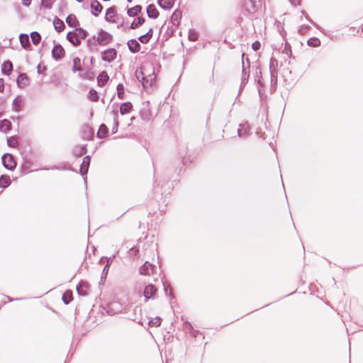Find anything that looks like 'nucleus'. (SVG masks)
<instances>
[{
  "label": "nucleus",
  "mask_w": 363,
  "mask_h": 363,
  "mask_svg": "<svg viewBox=\"0 0 363 363\" xmlns=\"http://www.w3.org/2000/svg\"><path fill=\"white\" fill-rule=\"evenodd\" d=\"M261 6V0H246L244 3V7L249 13H255Z\"/></svg>",
  "instance_id": "obj_1"
},
{
  "label": "nucleus",
  "mask_w": 363,
  "mask_h": 363,
  "mask_svg": "<svg viewBox=\"0 0 363 363\" xmlns=\"http://www.w3.org/2000/svg\"><path fill=\"white\" fill-rule=\"evenodd\" d=\"M113 36L110 33L101 29L98 33L96 41L99 45H106L111 42Z\"/></svg>",
  "instance_id": "obj_2"
},
{
  "label": "nucleus",
  "mask_w": 363,
  "mask_h": 363,
  "mask_svg": "<svg viewBox=\"0 0 363 363\" xmlns=\"http://www.w3.org/2000/svg\"><path fill=\"white\" fill-rule=\"evenodd\" d=\"M2 163L7 169L13 170L16 165L13 156L10 154H4L2 157Z\"/></svg>",
  "instance_id": "obj_3"
},
{
  "label": "nucleus",
  "mask_w": 363,
  "mask_h": 363,
  "mask_svg": "<svg viewBox=\"0 0 363 363\" xmlns=\"http://www.w3.org/2000/svg\"><path fill=\"white\" fill-rule=\"evenodd\" d=\"M101 54L103 61L111 62L116 58L117 51L114 48H108L104 50Z\"/></svg>",
  "instance_id": "obj_4"
},
{
  "label": "nucleus",
  "mask_w": 363,
  "mask_h": 363,
  "mask_svg": "<svg viewBox=\"0 0 363 363\" xmlns=\"http://www.w3.org/2000/svg\"><path fill=\"white\" fill-rule=\"evenodd\" d=\"M245 54H242V58ZM250 61L249 59H246V64L242 60V84H245L250 77Z\"/></svg>",
  "instance_id": "obj_5"
},
{
  "label": "nucleus",
  "mask_w": 363,
  "mask_h": 363,
  "mask_svg": "<svg viewBox=\"0 0 363 363\" xmlns=\"http://www.w3.org/2000/svg\"><path fill=\"white\" fill-rule=\"evenodd\" d=\"M156 75L154 72H147L145 75V79L143 82V86L145 89L151 88L155 83Z\"/></svg>",
  "instance_id": "obj_6"
},
{
  "label": "nucleus",
  "mask_w": 363,
  "mask_h": 363,
  "mask_svg": "<svg viewBox=\"0 0 363 363\" xmlns=\"http://www.w3.org/2000/svg\"><path fill=\"white\" fill-rule=\"evenodd\" d=\"M65 55V51L62 46L60 44L55 45L52 50V57L56 60H59L64 57Z\"/></svg>",
  "instance_id": "obj_7"
},
{
  "label": "nucleus",
  "mask_w": 363,
  "mask_h": 363,
  "mask_svg": "<svg viewBox=\"0 0 363 363\" xmlns=\"http://www.w3.org/2000/svg\"><path fill=\"white\" fill-rule=\"evenodd\" d=\"M25 104V100L21 96H18L16 97L12 103V107L13 109L16 111L19 112L21 111L23 109Z\"/></svg>",
  "instance_id": "obj_8"
},
{
  "label": "nucleus",
  "mask_w": 363,
  "mask_h": 363,
  "mask_svg": "<svg viewBox=\"0 0 363 363\" xmlns=\"http://www.w3.org/2000/svg\"><path fill=\"white\" fill-rule=\"evenodd\" d=\"M155 266L148 262H145L140 268V273L143 275H150L154 272Z\"/></svg>",
  "instance_id": "obj_9"
},
{
  "label": "nucleus",
  "mask_w": 363,
  "mask_h": 363,
  "mask_svg": "<svg viewBox=\"0 0 363 363\" xmlns=\"http://www.w3.org/2000/svg\"><path fill=\"white\" fill-rule=\"evenodd\" d=\"M89 284L87 282L81 281L77 286V291L79 295L85 296L88 294Z\"/></svg>",
  "instance_id": "obj_10"
},
{
  "label": "nucleus",
  "mask_w": 363,
  "mask_h": 363,
  "mask_svg": "<svg viewBox=\"0 0 363 363\" xmlns=\"http://www.w3.org/2000/svg\"><path fill=\"white\" fill-rule=\"evenodd\" d=\"M127 45L129 50L133 53L138 52L140 50V44L135 39L129 40Z\"/></svg>",
  "instance_id": "obj_11"
},
{
  "label": "nucleus",
  "mask_w": 363,
  "mask_h": 363,
  "mask_svg": "<svg viewBox=\"0 0 363 363\" xmlns=\"http://www.w3.org/2000/svg\"><path fill=\"white\" fill-rule=\"evenodd\" d=\"M157 291V288L153 284H148L144 290V296L146 300L154 297Z\"/></svg>",
  "instance_id": "obj_12"
},
{
  "label": "nucleus",
  "mask_w": 363,
  "mask_h": 363,
  "mask_svg": "<svg viewBox=\"0 0 363 363\" xmlns=\"http://www.w3.org/2000/svg\"><path fill=\"white\" fill-rule=\"evenodd\" d=\"M91 157L87 155L85 156L83 159L82 163L80 166V172L82 175H85L88 172L89 167L90 164Z\"/></svg>",
  "instance_id": "obj_13"
},
{
  "label": "nucleus",
  "mask_w": 363,
  "mask_h": 363,
  "mask_svg": "<svg viewBox=\"0 0 363 363\" xmlns=\"http://www.w3.org/2000/svg\"><path fill=\"white\" fill-rule=\"evenodd\" d=\"M91 13L94 16H98L103 9L102 5L98 1H94L91 4Z\"/></svg>",
  "instance_id": "obj_14"
},
{
  "label": "nucleus",
  "mask_w": 363,
  "mask_h": 363,
  "mask_svg": "<svg viewBox=\"0 0 363 363\" xmlns=\"http://www.w3.org/2000/svg\"><path fill=\"white\" fill-rule=\"evenodd\" d=\"M147 13L149 18H157L159 16V11L156 9L154 4H150L147 7Z\"/></svg>",
  "instance_id": "obj_15"
},
{
  "label": "nucleus",
  "mask_w": 363,
  "mask_h": 363,
  "mask_svg": "<svg viewBox=\"0 0 363 363\" xmlns=\"http://www.w3.org/2000/svg\"><path fill=\"white\" fill-rule=\"evenodd\" d=\"M116 11L115 7H110L106 10L105 19L106 21L114 23V17L116 16Z\"/></svg>",
  "instance_id": "obj_16"
},
{
  "label": "nucleus",
  "mask_w": 363,
  "mask_h": 363,
  "mask_svg": "<svg viewBox=\"0 0 363 363\" xmlns=\"http://www.w3.org/2000/svg\"><path fill=\"white\" fill-rule=\"evenodd\" d=\"M176 0H158V5L163 9H170L173 7Z\"/></svg>",
  "instance_id": "obj_17"
},
{
  "label": "nucleus",
  "mask_w": 363,
  "mask_h": 363,
  "mask_svg": "<svg viewBox=\"0 0 363 363\" xmlns=\"http://www.w3.org/2000/svg\"><path fill=\"white\" fill-rule=\"evenodd\" d=\"M111 114L113 116V125L112 127V133L114 134L118 131V113L117 109H113L111 111Z\"/></svg>",
  "instance_id": "obj_18"
},
{
  "label": "nucleus",
  "mask_w": 363,
  "mask_h": 363,
  "mask_svg": "<svg viewBox=\"0 0 363 363\" xmlns=\"http://www.w3.org/2000/svg\"><path fill=\"white\" fill-rule=\"evenodd\" d=\"M148 70L147 68L145 66H143L140 68V70H136L135 75L136 78L139 82H143L145 77V75L147 74Z\"/></svg>",
  "instance_id": "obj_19"
},
{
  "label": "nucleus",
  "mask_w": 363,
  "mask_h": 363,
  "mask_svg": "<svg viewBox=\"0 0 363 363\" xmlns=\"http://www.w3.org/2000/svg\"><path fill=\"white\" fill-rule=\"evenodd\" d=\"M182 18V11L179 9H177L174 11L171 16V21L173 25L178 26L179 24V21Z\"/></svg>",
  "instance_id": "obj_20"
},
{
  "label": "nucleus",
  "mask_w": 363,
  "mask_h": 363,
  "mask_svg": "<svg viewBox=\"0 0 363 363\" xmlns=\"http://www.w3.org/2000/svg\"><path fill=\"white\" fill-rule=\"evenodd\" d=\"M17 84L19 87L23 88L28 84V79L26 74H21L17 79Z\"/></svg>",
  "instance_id": "obj_21"
},
{
  "label": "nucleus",
  "mask_w": 363,
  "mask_h": 363,
  "mask_svg": "<svg viewBox=\"0 0 363 363\" xmlns=\"http://www.w3.org/2000/svg\"><path fill=\"white\" fill-rule=\"evenodd\" d=\"M13 69V65L11 61L7 60L4 62L1 67V72L6 75H9Z\"/></svg>",
  "instance_id": "obj_22"
},
{
  "label": "nucleus",
  "mask_w": 363,
  "mask_h": 363,
  "mask_svg": "<svg viewBox=\"0 0 363 363\" xmlns=\"http://www.w3.org/2000/svg\"><path fill=\"white\" fill-rule=\"evenodd\" d=\"M132 108H133V105L130 102L123 103L120 107V113L121 115L127 114V113H130V111L132 110Z\"/></svg>",
  "instance_id": "obj_23"
},
{
  "label": "nucleus",
  "mask_w": 363,
  "mask_h": 363,
  "mask_svg": "<svg viewBox=\"0 0 363 363\" xmlns=\"http://www.w3.org/2000/svg\"><path fill=\"white\" fill-rule=\"evenodd\" d=\"M66 22L70 27H77L79 24L76 16L74 14H69L66 18Z\"/></svg>",
  "instance_id": "obj_24"
},
{
  "label": "nucleus",
  "mask_w": 363,
  "mask_h": 363,
  "mask_svg": "<svg viewBox=\"0 0 363 363\" xmlns=\"http://www.w3.org/2000/svg\"><path fill=\"white\" fill-rule=\"evenodd\" d=\"M109 77L106 72H101L97 77L99 86H102L108 82Z\"/></svg>",
  "instance_id": "obj_25"
},
{
  "label": "nucleus",
  "mask_w": 363,
  "mask_h": 363,
  "mask_svg": "<svg viewBox=\"0 0 363 363\" xmlns=\"http://www.w3.org/2000/svg\"><path fill=\"white\" fill-rule=\"evenodd\" d=\"M142 11L140 5H136L134 7L128 9L127 13L130 17L137 16Z\"/></svg>",
  "instance_id": "obj_26"
},
{
  "label": "nucleus",
  "mask_w": 363,
  "mask_h": 363,
  "mask_svg": "<svg viewBox=\"0 0 363 363\" xmlns=\"http://www.w3.org/2000/svg\"><path fill=\"white\" fill-rule=\"evenodd\" d=\"M108 129L105 124H101L97 132V137L99 138H104L108 136Z\"/></svg>",
  "instance_id": "obj_27"
},
{
  "label": "nucleus",
  "mask_w": 363,
  "mask_h": 363,
  "mask_svg": "<svg viewBox=\"0 0 363 363\" xmlns=\"http://www.w3.org/2000/svg\"><path fill=\"white\" fill-rule=\"evenodd\" d=\"M67 39L74 46H78L81 43V40L76 38L73 32H69L67 34Z\"/></svg>",
  "instance_id": "obj_28"
},
{
  "label": "nucleus",
  "mask_w": 363,
  "mask_h": 363,
  "mask_svg": "<svg viewBox=\"0 0 363 363\" xmlns=\"http://www.w3.org/2000/svg\"><path fill=\"white\" fill-rule=\"evenodd\" d=\"M72 69L74 72L82 71V67L81 66V60L79 57H76L73 59V65Z\"/></svg>",
  "instance_id": "obj_29"
},
{
  "label": "nucleus",
  "mask_w": 363,
  "mask_h": 363,
  "mask_svg": "<svg viewBox=\"0 0 363 363\" xmlns=\"http://www.w3.org/2000/svg\"><path fill=\"white\" fill-rule=\"evenodd\" d=\"M145 18L142 16H138L130 24L131 29H136L141 26L145 23Z\"/></svg>",
  "instance_id": "obj_30"
},
{
  "label": "nucleus",
  "mask_w": 363,
  "mask_h": 363,
  "mask_svg": "<svg viewBox=\"0 0 363 363\" xmlns=\"http://www.w3.org/2000/svg\"><path fill=\"white\" fill-rule=\"evenodd\" d=\"M278 60L274 57L270 59L269 62V72L270 73H278Z\"/></svg>",
  "instance_id": "obj_31"
},
{
  "label": "nucleus",
  "mask_w": 363,
  "mask_h": 363,
  "mask_svg": "<svg viewBox=\"0 0 363 363\" xmlns=\"http://www.w3.org/2000/svg\"><path fill=\"white\" fill-rule=\"evenodd\" d=\"M53 25H54L55 29L58 33L62 32L65 29V27L64 22L59 18H55L54 20Z\"/></svg>",
  "instance_id": "obj_32"
},
{
  "label": "nucleus",
  "mask_w": 363,
  "mask_h": 363,
  "mask_svg": "<svg viewBox=\"0 0 363 363\" xmlns=\"http://www.w3.org/2000/svg\"><path fill=\"white\" fill-rule=\"evenodd\" d=\"M278 79V73H270L271 92L276 89Z\"/></svg>",
  "instance_id": "obj_33"
},
{
  "label": "nucleus",
  "mask_w": 363,
  "mask_h": 363,
  "mask_svg": "<svg viewBox=\"0 0 363 363\" xmlns=\"http://www.w3.org/2000/svg\"><path fill=\"white\" fill-rule=\"evenodd\" d=\"M73 33L79 40L84 39L87 36V32L81 28H76Z\"/></svg>",
  "instance_id": "obj_34"
},
{
  "label": "nucleus",
  "mask_w": 363,
  "mask_h": 363,
  "mask_svg": "<svg viewBox=\"0 0 363 363\" xmlns=\"http://www.w3.org/2000/svg\"><path fill=\"white\" fill-rule=\"evenodd\" d=\"M19 40L22 47H23L24 48H26L28 46H30L29 37L27 34H21L19 35Z\"/></svg>",
  "instance_id": "obj_35"
},
{
  "label": "nucleus",
  "mask_w": 363,
  "mask_h": 363,
  "mask_svg": "<svg viewBox=\"0 0 363 363\" xmlns=\"http://www.w3.org/2000/svg\"><path fill=\"white\" fill-rule=\"evenodd\" d=\"M114 257H115V255H113L112 257L107 259V263L102 271L101 279H106V277L108 274V267H109L110 264H111V262H113V259Z\"/></svg>",
  "instance_id": "obj_36"
},
{
  "label": "nucleus",
  "mask_w": 363,
  "mask_h": 363,
  "mask_svg": "<svg viewBox=\"0 0 363 363\" xmlns=\"http://www.w3.org/2000/svg\"><path fill=\"white\" fill-rule=\"evenodd\" d=\"M73 152L77 157H81L86 154V148L85 146H77L74 148Z\"/></svg>",
  "instance_id": "obj_37"
},
{
  "label": "nucleus",
  "mask_w": 363,
  "mask_h": 363,
  "mask_svg": "<svg viewBox=\"0 0 363 363\" xmlns=\"http://www.w3.org/2000/svg\"><path fill=\"white\" fill-rule=\"evenodd\" d=\"M82 131L84 133L83 137L84 139H89L92 135V129L88 125H84L82 127Z\"/></svg>",
  "instance_id": "obj_38"
},
{
  "label": "nucleus",
  "mask_w": 363,
  "mask_h": 363,
  "mask_svg": "<svg viewBox=\"0 0 363 363\" xmlns=\"http://www.w3.org/2000/svg\"><path fill=\"white\" fill-rule=\"evenodd\" d=\"M11 184V179L9 176L2 175L0 177V187L6 188Z\"/></svg>",
  "instance_id": "obj_39"
},
{
  "label": "nucleus",
  "mask_w": 363,
  "mask_h": 363,
  "mask_svg": "<svg viewBox=\"0 0 363 363\" xmlns=\"http://www.w3.org/2000/svg\"><path fill=\"white\" fill-rule=\"evenodd\" d=\"M30 38H31V40L34 45L38 44L41 40L40 35L36 31L32 32L30 33Z\"/></svg>",
  "instance_id": "obj_40"
},
{
  "label": "nucleus",
  "mask_w": 363,
  "mask_h": 363,
  "mask_svg": "<svg viewBox=\"0 0 363 363\" xmlns=\"http://www.w3.org/2000/svg\"><path fill=\"white\" fill-rule=\"evenodd\" d=\"M11 123L9 121L5 119L2 121L0 123V130L4 132H6L10 130Z\"/></svg>",
  "instance_id": "obj_41"
},
{
  "label": "nucleus",
  "mask_w": 363,
  "mask_h": 363,
  "mask_svg": "<svg viewBox=\"0 0 363 363\" xmlns=\"http://www.w3.org/2000/svg\"><path fill=\"white\" fill-rule=\"evenodd\" d=\"M308 45L311 47L316 48L320 45V41L317 38H311L308 40Z\"/></svg>",
  "instance_id": "obj_42"
},
{
  "label": "nucleus",
  "mask_w": 363,
  "mask_h": 363,
  "mask_svg": "<svg viewBox=\"0 0 363 363\" xmlns=\"http://www.w3.org/2000/svg\"><path fill=\"white\" fill-rule=\"evenodd\" d=\"M162 319L159 317L149 320V325L151 327H159L161 325Z\"/></svg>",
  "instance_id": "obj_43"
},
{
  "label": "nucleus",
  "mask_w": 363,
  "mask_h": 363,
  "mask_svg": "<svg viewBox=\"0 0 363 363\" xmlns=\"http://www.w3.org/2000/svg\"><path fill=\"white\" fill-rule=\"evenodd\" d=\"M89 99L92 101H97L99 99L98 93L94 89H91L89 92Z\"/></svg>",
  "instance_id": "obj_44"
},
{
  "label": "nucleus",
  "mask_w": 363,
  "mask_h": 363,
  "mask_svg": "<svg viewBox=\"0 0 363 363\" xmlns=\"http://www.w3.org/2000/svg\"><path fill=\"white\" fill-rule=\"evenodd\" d=\"M62 301L65 304H68L72 301V292L66 291L62 296Z\"/></svg>",
  "instance_id": "obj_45"
},
{
  "label": "nucleus",
  "mask_w": 363,
  "mask_h": 363,
  "mask_svg": "<svg viewBox=\"0 0 363 363\" xmlns=\"http://www.w3.org/2000/svg\"><path fill=\"white\" fill-rule=\"evenodd\" d=\"M189 40L191 41H196L198 40V34L194 29L189 31Z\"/></svg>",
  "instance_id": "obj_46"
},
{
  "label": "nucleus",
  "mask_w": 363,
  "mask_h": 363,
  "mask_svg": "<svg viewBox=\"0 0 363 363\" xmlns=\"http://www.w3.org/2000/svg\"><path fill=\"white\" fill-rule=\"evenodd\" d=\"M7 143L9 146L14 147L18 143L17 138L14 136L10 137L7 139Z\"/></svg>",
  "instance_id": "obj_47"
},
{
  "label": "nucleus",
  "mask_w": 363,
  "mask_h": 363,
  "mask_svg": "<svg viewBox=\"0 0 363 363\" xmlns=\"http://www.w3.org/2000/svg\"><path fill=\"white\" fill-rule=\"evenodd\" d=\"M249 130L248 125H243L242 128L238 130V133L240 137L245 135Z\"/></svg>",
  "instance_id": "obj_48"
},
{
  "label": "nucleus",
  "mask_w": 363,
  "mask_h": 363,
  "mask_svg": "<svg viewBox=\"0 0 363 363\" xmlns=\"http://www.w3.org/2000/svg\"><path fill=\"white\" fill-rule=\"evenodd\" d=\"M96 39L95 36L89 38L87 40V45L90 50H92L93 47L96 45Z\"/></svg>",
  "instance_id": "obj_49"
},
{
  "label": "nucleus",
  "mask_w": 363,
  "mask_h": 363,
  "mask_svg": "<svg viewBox=\"0 0 363 363\" xmlns=\"http://www.w3.org/2000/svg\"><path fill=\"white\" fill-rule=\"evenodd\" d=\"M79 76L82 79H93V74L89 72H86L84 73H79Z\"/></svg>",
  "instance_id": "obj_50"
},
{
  "label": "nucleus",
  "mask_w": 363,
  "mask_h": 363,
  "mask_svg": "<svg viewBox=\"0 0 363 363\" xmlns=\"http://www.w3.org/2000/svg\"><path fill=\"white\" fill-rule=\"evenodd\" d=\"M310 29V27L308 26L303 25L298 29V33L301 35H305Z\"/></svg>",
  "instance_id": "obj_51"
},
{
  "label": "nucleus",
  "mask_w": 363,
  "mask_h": 363,
  "mask_svg": "<svg viewBox=\"0 0 363 363\" xmlns=\"http://www.w3.org/2000/svg\"><path fill=\"white\" fill-rule=\"evenodd\" d=\"M41 4L43 6L47 9H50L52 5V0H41Z\"/></svg>",
  "instance_id": "obj_52"
},
{
  "label": "nucleus",
  "mask_w": 363,
  "mask_h": 363,
  "mask_svg": "<svg viewBox=\"0 0 363 363\" xmlns=\"http://www.w3.org/2000/svg\"><path fill=\"white\" fill-rule=\"evenodd\" d=\"M117 91H118V96L120 99H122L123 97L124 91H123V86L121 84H119L117 86Z\"/></svg>",
  "instance_id": "obj_53"
},
{
  "label": "nucleus",
  "mask_w": 363,
  "mask_h": 363,
  "mask_svg": "<svg viewBox=\"0 0 363 363\" xmlns=\"http://www.w3.org/2000/svg\"><path fill=\"white\" fill-rule=\"evenodd\" d=\"M138 40L142 43H147L149 41H150V38L148 37H147V35L145 34V35H143L141 36H140L138 38Z\"/></svg>",
  "instance_id": "obj_54"
},
{
  "label": "nucleus",
  "mask_w": 363,
  "mask_h": 363,
  "mask_svg": "<svg viewBox=\"0 0 363 363\" xmlns=\"http://www.w3.org/2000/svg\"><path fill=\"white\" fill-rule=\"evenodd\" d=\"M260 46H261L260 43H259V41H257H257H255V42H254V43H252V48L255 51H257V50H259Z\"/></svg>",
  "instance_id": "obj_55"
},
{
  "label": "nucleus",
  "mask_w": 363,
  "mask_h": 363,
  "mask_svg": "<svg viewBox=\"0 0 363 363\" xmlns=\"http://www.w3.org/2000/svg\"><path fill=\"white\" fill-rule=\"evenodd\" d=\"M301 13H302L303 16H306V19H308V21H310V22H311V23L314 26H315V27H317V28H318L317 24L310 18V17L308 16V14L306 13V12L305 11H303H303H301Z\"/></svg>",
  "instance_id": "obj_56"
},
{
  "label": "nucleus",
  "mask_w": 363,
  "mask_h": 363,
  "mask_svg": "<svg viewBox=\"0 0 363 363\" xmlns=\"http://www.w3.org/2000/svg\"><path fill=\"white\" fill-rule=\"evenodd\" d=\"M184 325L185 330L188 332H190L193 329L192 325L188 322L185 323Z\"/></svg>",
  "instance_id": "obj_57"
},
{
  "label": "nucleus",
  "mask_w": 363,
  "mask_h": 363,
  "mask_svg": "<svg viewBox=\"0 0 363 363\" xmlns=\"http://www.w3.org/2000/svg\"><path fill=\"white\" fill-rule=\"evenodd\" d=\"M138 251H139L138 248H137L136 247H132L130 250V255H135L138 253Z\"/></svg>",
  "instance_id": "obj_58"
},
{
  "label": "nucleus",
  "mask_w": 363,
  "mask_h": 363,
  "mask_svg": "<svg viewBox=\"0 0 363 363\" xmlns=\"http://www.w3.org/2000/svg\"><path fill=\"white\" fill-rule=\"evenodd\" d=\"M4 89V81L3 79H0V92H3Z\"/></svg>",
  "instance_id": "obj_59"
},
{
  "label": "nucleus",
  "mask_w": 363,
  "mask_h": 363,
  "mask_svg": "<svg viewBox=\"0 0 363 363\" xmlns=\"http://www.w3.org/2000/svg\"><path fill=\"white\" fill-rule=\"evenodd\" d=\"M145 34L147 35V37H148L150 39H151L152 37V34H153L152 28H150L149 30Z\"/></svg>",
  "instance_id": "obj_60"
},
{
  "label": "nucleus",
  "mask_w": 363,
  "mask_h": 363,
  "mask_svg": "<svg viewBox=\"0 0 363 363\" xmlns=\"http://www.w3.org/2000/svg\"><path fill=\"white\" fill-rule=\"evenodd\" d=\"M32 0H22V4L25 6H29Z\"/></svg>",
  "instance_id": "obj_61"
},
{
  "label": "nucleus",
  "mask_w": 363,
  "mask_h": 363,
  "mask_svg": "<svg viewBox=\"0 0 363 363\" xmlns=\"http://www.w3.org/2000/svg\"><path fill=\"white\" fill-rule=\"evenodd\" d=\"M257 69H259V74H262V72H261V69L260 68H257ZM258 83L262 85V75H260V77H259L258 79Z\"/></svg>",
  "instance_id": "obj_62"
},
{
  "label": "nucleus",
  "mask_w": 363,
  "mask_h": 363,
  "mask_svg": "<svg viewBox=\"0 0 363 363\" xmlns=\"http://www.w3.org/2000/svg\"><path fill=\"white\" fill-rule=\"evenodd\" d=\"M164 288L165 293L167 294V289L168 288H170V286L169 284H164Z\"/></svg>",
  "instance_id": "obj_63"
},
{
  "label": "nucleus",
  "mask_w": 363,
  "mask_h": 363,
  "mask_svg": "<svg viewBox=\"0 0 363 363\" xmlns=\"http://www.w3.org/2000/svg\"><path fill=\"white\" fill-rule=\"evenodd\" d=\"M38 72L40 74L43 73L42 69H40V65H38Z\"/></svg>",
  "instance_id": "obj_64"
}]
</instances>
